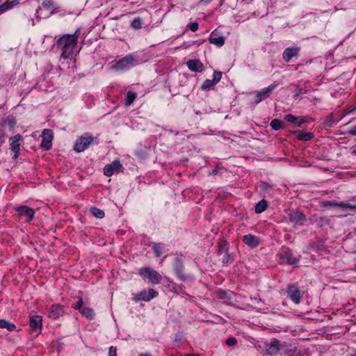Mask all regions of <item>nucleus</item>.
<instances>
[{"label":"nucleus","mask_w":356,"mask_h":356,"mask_svg":"<svg viewBox=\"0 0 356 356\" xmlns=\"http://www.w3.org/2000/svg\"><path fill=\"white\" fill-rule=\"evenodd\" d=\"M56 45L61 48V57L68 58L72 55L73 50L76 45V38L70 36L69 34L63 35L56 41Z\"/></svg>","instance_id":"1"},{"label":"nucleus","mask_w":356,"mask_h":356,"mask_svg":"<svg viewBox=\"0 0 356 356\" xmlns=\"http://www.w3.org/2000/svg\"><path fill=\"white\" fill-rule=\"evenodd\" d=\"M140 275L148 278L149 281L153 284H159L162 279L161 275L154 268H140Z\"/></svg>","instance_id":"2"},{"label":"nucleus","mask_w":356,"mask_h":356,"mask_svg":"<svg viewBox=\"0 0 356 356\" xmlns=\"http://www.w3.org/2000/svg\"><path fill=\"white\" fill-rule=\"evenodd\" d=\"M10 149L14 152L13 159H17L20 154L21 142H23V137L20 134L9 138Z\"/></svg>","instance_id":"3"},{"label":"nucleus","mask_w":356,"mask_h":356,"mask_svg":"<svg viewBox=\"0 0 356 356\" xmlns=\"http://www.w3.org/2000/svg\"><path fill=\"white\" fill-rule=\"evenodd\" d=\"M94 138L87 134L85 136H81L76 142L74 149L76 152H81L84 151L89 145L93 141Z\"/></svg>","instance_id":"4"},{"label":"nucleus","mask_w":356,"mask_h":356,"mask_svg":"<svg viewBox=\"0 0 356 356\" xmlns=\"http://www.w3.org/2000/svg\"><path fill=\"white\" fill-rule=\"evenodd\" d=\"M158 294L159 293L154 289H149L147 292L145 290H143L138 294H134L132 299L135 302H138L140 300L148 302L152 298L156 297Z\"/></svg>","instance_id":"5"},{"label":"nucleus","mask_w":356,"mask_h":356,"mask_svg":"<svg viewBox=\"0 0 356 356\" xmlns=\"http://www.w3.org/2000/svg\"><path fill=\"white\" fill-rule=\"evenodd\" d=\"M287 296L295 304H299L302 297V293L299 290L298 287L294 284L289 285L286 290Z\"/></svg>","instance_id":"6"},{"label":"nucleus","mask_w":356,"mask_h":356,"mask_svg":"<svg viewBox=\"0 0 356 356\" xmlns=\"http://www.w3.org/2000/svg\"><path fill=\"white\" fill-rule=\"evenodd\" d=\"M42 136L41 147L45 149H49L51 147L53 139V131L51 129H45L43 130Z\"/></svg>","instance_id":"7"},{"label":"nucleus","mask_w":356,"mask_h":356,"mask_svg":"<svg viewBox=\"0 0 356 356\" xmlns=\"http://www.w3.org/2000/svg\"><path fill=\"white\" fill-rule=\"evenodd\" d=\"M292 134H295L296 136V138L299 140L302 141H307L311 140L314 137V134L310 132H305L302 130H295V131H290L289 134H287V136H290Z\"/></svg>","instance_id":"8"},{"label":"nucleus","mask_w":356,"mask_h":356,"mask_svg":"<svg viewBox=\"0 0 356 356\" xmlns=\"http://www.w3.org/2000/svg\"><path fill=\"white\" fill-rule=\"evenodd\" d=\"M289 219L290 222H293L296 225H302L304 222L306 220L305 215L300 211H296L289 215Z\"/></svg>","instance_id":"9"},{"label":"nucleus","mask_w":356,"mask_h":356,"mask_svg":"<svg viewBox=\"0 0 356 356\" xmlns=\"http://www.w3.org/2000/svg\"><path fill=\"white\" fill-rule=\"evenodd\" d=\"M19 216H26L27 218L26 222H30L34 216V211L33 209L27 206H20L16 209Z\"/></svg>","instance_id":"10"},{"label":"nucleus","mask_w":356,"mask_h":356,"mask_svg":"<svg viewBox=\"0 0 356 356\" xmlns=\"http://www.w3.org/2000/svg\"><path fill=\"white\" fill-rule=\"evenodd\" d=\"M64 314V307L60 305H53L50 307L49 317L58 319Z\"/></svg>","instance_id":"11"},{"label":"nucleus","mask_w":356,"mask_h":356,"mask_svg":"<svg viewBox=\"0 0 356 356\" xmlns=\"http://www.w3.org/2000/svg\"><path fill=\"white\" fill-rule=\"evenodd\" d=\"M186 65L192 72H202L204 70V65L198 59H190L187 61Z\"/></svg>","instance_id":"12"},{"label":"nucleus","mask_w":356,"mask_h":356,"mask_svg":"<svg viewBox=\"0 0 356 356\" xmlns=\"http://www.w3.org/2000/svg\"><path fill=\"white\" fill-rule=\"evenodd\" d=\"M215 293L218 298L224 300V301L228 304L231 303L232 296L234 295V292L229 290L225 291L219 289L216 291Z\"/></svg>","instance_id":"13"},{"label":"nucleus","mask_w":356,"mask_h":356,"mask_svg":"<svg viewBox=\"0 0 356 356\" xmlns=\"http://www.w3.org/2000/svg\"><path fill=\"white\" fill-rule=\"evenodd\" d=\"M276 84H272L269 86L268 88L263 89L261 91H259L257 93V99L255 100V103L258 104L261 102L264 98L269 96V94L271 91L275 88Z\"/></svg>","instance_id":"14"},{"label":"nucleus","mask_w":356,"mask_h":356,"mask_svg":"<svg viewBox=\"0 0 356 356\" xmlns=\"http://www.w3.org/2000/svg\"><path fill=\"white\" fill-rule=\"evenodd\" d=\"M30 327L33 331L40 329L42 327V317L38 315H31Z\"/></svg>","instance_id":"15"},{"label":"nucleus","mask_w":356,"mask_h":356,"mask_svg":"<svg viewBox=\"0 0 356 356\" xmlns=\"http://www.w3.org/2000/svg\"><path fill=\"white\" fill-rule=\"evenodd\" d=\"M209 42L214 44L218 47H221L225 44L224 37L219 35L216 31H213L209 38Z\"/></svg>","instance_id":"16"},{"label":"nucleus","mask_w":356,"mask_h":356,"mask_svg":"<svg viewBox=\"0 0 356 356\" xmlns=\"http://www.w3.org/2000/svg\"><path fill=\"white\" fill-rule=\"evenodd\" d=\"M16 124V119L13 116H8L6 119L0 123V124L3 125V127L6 129L8 128V131H13L15 127Z\"/></svg>","instance_id":"17"},{"label":"nucleus","mask_w":356,"mask_h":356,"mask_svg":"<svg viewBox=\"0 0 356 356\" xmlns=\"http://www.w3.org/2000/svg\"><path fill=\"white\" fill-rule=\"evenodd\" d=\"M243 241L244 243L251 248H255L259 244L258 238L250 234L245 235L243 238Z\"/></svg>","instance_id":"18"},{"label":"nucleus","mask_w":356,"mask_h":356,"mask_svg":"<svg viewBox=\"0 0 356 356\" xmlns=\"http://www.w3.org/2000/svg\"><path fill=\"white\" fill-rule=\"evenodd\" d=\"M163 261H166V264H168L172 267H178L180 264V257L176 254H170L164 257Z\"/></svg>","instance_id":"19"},{"label":"nucleus","mask_w":356,"mask_h":356,"mask_svg":"<svg viewBox=\"0 0 356 356\" xmlns=\"http://www.w3.org/2000/svg\"><path fill=\"white\" fill-rule=\"evenodd\" d=\"M344 115L345 114L337 117L336 115L333 113H330L328 116L326 117V119L324 122V127L327 128L332 127L334 123L340 120Z\"/></svg>","instance_id":"20"},{"label":"nucleus","mask_w":356,"mask_h":356,"mask_svg":"<svg viewBox=\"0 0 356 356\" xmlns=\"http://www.w3.org/2000/svg\"><path fill=\"white\" fill-rule=\"evenodd\" d=\"M299 49L296 47L287 48L283 53L284 59L289 62L292 57L296 56L298 54Z\"/></svg>","instance_id":"21"},{"label":"nucleus","mask_w":356,"mask_h":356,"mask_svg":"<svg viewBox=\"0 0 356 356\" xmlns=\"http://www.w3.org/2000/svg\"><path fill=\"white\" fill-rule=\"evenodd\" d=\"M284 119L289 122L295 124L298 127H300L302 124L305 123L307 120L304 118H297L291 114L285 115Z\"/></svg>","instance_id":"22"},{"label":"nucleus","mask_w":356,"mask_h":356,"mask_svg":"<svg viewBox=\"0 0 356 356\" xmlns=\"http://www.w3.org/2000/svg\"><path fill=\"white\" fill-rule=\"evenodd\" d=\"M134 58L131 55H128L120 59L116 64L118 68H124L126 66L131 65L134 63Z\"/></svg>","instance_id":"23"},{"label":"nucleus","mask_w":356,"mask_h":356,"mask_svg":"<svg viewBox=\"0 0 356 356\" xmlns=\"http://www.w3.org/2000/svg\"><path fill=\"white\" fill-rule=\"evenodd\" d=\"M19 3V0H12V1H6L3 4L0 6V15L8 10V9L12 8L13 6L18 5Z\"/></svg>","instance_id":"24"},{"label":"nucleus","mask_w":356,"mask_h":356,"mask_svg":"<svg viewBox=\"0 0 356 356\" xmlns=\"http://www.w3.org/2000/svg\"><path fill=\"white\" fill-rule=\"evenodd\" d=\"M279 346H280L279 340H277L276 339H273V341L270 344L269 348H268L267 350L270 354H277L280 351Z\"/></svg>","instance_id":"25"},{"label":"nucleus","mask_w":356,"mask_h":356,"mask_svg":"<svg viewBox=\"0 0 356 356\" xmlns=\"http://www.w3.org/2000/svg\"><path fill=\"white\" fill-rule=\"evenodd\" d=\"M0 328H6L9 332H12L16 329L15 324L11 323L4 319H0Z\"/></svg>","instance_id":"26"},{"label":"nucleus","mask_w":356,"mask_h":356,"mask_svg":"<svg viewBox=\"0 0 356 356\" xmlns=\"http://www.w3.org/2000/svg\"><path fill=\"white\" fill-rule=\"evenodd\" d=\"M268 207V202L265 200L259 201L255 206V212L261 213L264 211Z\"/></svg>","instance_id":"27"},{"label":"nucleus","mask_w":356,"mask_h":356,"mask_svg":"<svg viewBox=\"0 0 356 356\" xmlns=\"http://www.w3.org/2000/svg\"><path fill=\"white\" fill-rule=\"evenodd\" d=\"M323 205L325 207L330 206V207H339L341 208H352V207L349 204L343 203V202L338 203V202H336L334 201H326V202H323Z\"/></svg>","instance_id":"28"},{"label":"nucleus","mask_w":356,"mask_h":356,"mask_svg":"<svg viewBox=\"0 0 356 356\" xmlns=\"http://www.w3.org/2000/svg\"><path fill=\"white\" fill-rule=\"evenodd\" d=\"M282 261L281 264H286L287 265H293L297 263L296 258L293 257L291 254H286L282 258Z\"/></svg>","instance_id":"29"},{"label":"nucleus","mask_w":356,"mask_h":356,"mask_svg":"<svg viewBox=\"0 0 356 356\" xmlns=\"http://www.w3.org/2000/svg\"><path fill=\"white\" fill-rule=\"evenodd\" d=\"M219 252L220 254H222V260L224 264H228L229 263V261L231 260L230 255L227 253V249H225V251H222V249L224 247L222 245L219 246Z\"/></svg>","instance_id":"30"},{"label":"nucleus","mask_w":356,"mask_h":356,"mask_svg":"<svg viewBox=\"0 0 356 356\" xmlns=\"http://www.w3.org/2000/svg\"><path fill=\"white\" fill-rule=\"evenodd\" d=\"M90 213L96 218H103L104 217V211L95 207H91L90 209Z\"/></svg>","instance_id":"31"},{"label":"nucleus","mask_w":356,"mask_h":356,"mask_svg":"<svg viewBox=\"0 0 356 356\" xmlns=\"http://www.w3.org/2000/svg\"><path fill=\"white\" fill-rule=\"evenodd\" d=\"M79 312L87 318L91 319L93 316V310L91 308L83 307Z\"/></svg>","instance_id":"32"},{"label":"nucleus","mask_w":356,"mask_h":356,"mask_svg":"<svg viewBox=\"0 0 356 356\" xmlns=\"http://www.w3.org/2000/svg\"><path fill=\"white\" fill-rule=\"evenodd\" d=\"M285 353L287 356H298L300 354V350L296 347L290 346L286 349Z\"/></svg>","instance_id":"33"},{"label":"nucleus","mask_w":356,"mask_h":356,"mask_svg":"<svg viewBox=\"0 0 356 356\" xmlns=\"http://www.w3.org/2000/svg\"><path fill=\"white\" fill-rule=\"evenodd\" d=\"M136 97V93L132 92L131 91H128L127 94V99H126L125 104L127 106L131 105L135 100Z\"/></svg>","instance_id":"34"},{"label":"nucleus","mask_w":356,"mask_h":356,"mask_svg":"<svg viewBox=\"0 0 356 356\" xmlns=\"http://www.w3.org/2000/svg\"><path fill=\"white\" fill-rule=\"evenodd\" d=\"M283 122L278 120L274 119L270 122V127L273 129L277 131L282 128Z\"/></svg>","instance_id":"35"},{"label":"nucleus","mask_w":356,"mask_h":356,"mask_svg":"<svg viewBox=\"0 0 356 356\" xmlns=\"http://www.w3.org/2000/svg\"><path fill=\"white\" fill-rule=\"evenodd\" d=\"M113 168L114 172H121L122 171V165H121L119 160L116 159L110 164Z\"/></svg>","instance_id":"36"},{"label":"nucleus","mask_w":356,"mask_h":356,"mask_svg":"<svg viewBox=\"0 0 356 356\" xmlns=\"http://www.w3.org/2000/svg\"><path fill=\"white\" fill-rule=\"evenodd\" d=\"M42 6L47 10H50L51 13L54 10V2L50 0L44 1L42 2Z\"/></svg>","instance_id":"37"},{"label":"nucleus","mask_w":356,"mask_h":356,"mask_svg":"<svg viewBox=\"0 0 356 356\" xmlns=\"http://www.w3.org/2000/svg\"><path fill=\"white\" fill-rule=\"evenodd\" d=\"M216 83L213 80L207 79L204 81V83L202 86V88L204 90H209L211 89Z\"/></svg>","instance_id":"38"},{"label":"nucleus","mask_w":356,"mask_h":356,"mask_svg":"<svg viewBox=\"0 0 356 356\" xmlns=\"http://www.w3.org/2000/svg\"><path fill=\"white\" fill-rule=\"evenodd\" d=\"M131 26L134 29H140L142 27L141 19L138 17L135 18L131 23Z\"/></svg>","instance_id":"39"},{"label":"nucleus","mask_w":356,"mask_h":356,"mask_svg":"<svg viewBox=\"0 0 356 356\" xmlns=\"http://www.w3.org/2000/svg\"><path fill=\"white\" fill-rule=\"evenodd\" d=\"M114 171L110 164L105 165L104 169V173L107 177H111L113 174Z\"/></svg>","instance_id":"40"},{"label":"nucleus","mask_w":356,"mask_h":356,"mask_svg":"<svg viewBox=\"0 0 356 356\" xmlns=\"http://www.w3.org/2000/svg\"><path fill=\"white\" fill-rule=\"evenodd\" d=\"M152 250L156 254V257H160L162 254V248L158 244H154L152 246Z\"/></svg>","instance_id":"41"},{"label":"nucleus","mask_w":356,"mask_h":356,"mask_svg":"<svg viewBox=\"0 0 356 356\" xmlns=\"http://www.w3.org/2000/svg\"><path fill=\"white\" fill-rule=\"evenodd\" d=\"M6 136V129L3 127V125L0 124V142L4 143V138Z\"/></svg>","instance_id":"42"},{"label":"nucleus","mask_w":356,"mask_h":356,"mask_svg":"<svg viewBox=\"0 0 356 356\" xmlns=\"http://www.w3.org/2000/svg\"><path fill=\"white\" fill-rule=\"evenodd\" d=\"M83 301L82 298H80L79 300L76 302V303L72 306V308H74L76 310H78L79 312L81 311V309L83 307Z\"/></svg>","instance_id":"43"},{"label":"nucleus","mask_w":356,"mask_h":356,"mask_svg":"<svg viewBox=\"0 0 356 356\" xmlns=\"http://www.w3.org/2000/svg\"><path fill=\"white\" fill-rule=\"evenodd\" d=\"M222 72L218 71H214L213 81L216 84L221 79Z\"/></svg>","instance_id":"44"},{"label":"nucleus","mask_w":356,"mask_h":356,"mask_svg":"<svg viewBox=\"0 0 356 356\" xmlns=\"http://www.w3.org/2000/svg\"><path fill=\"white\" fill-rule=\"evenodd\" d=\"M226 344L229 346H232L236 344L237 340L234 337H229L226 341Z\"/></svg>","instance_id":"45"},{"label":"nucleus","mask_w":356,"mask_h":356,"mask_svg":"<svg viewBox=\"0 0 356 356\" xmlns=\"http://www.w3.org/2000/svg\"><path fill=\"white\" fill-rule=\"evenodd\" d=\"M306 92V90L302 89V88H300L297 86L296 88V94L294 95V98L295 99H297L298 97H299L301 94L302 93H305Z\"/></svg>","instance_id":"46"},{"label":"nucleus","mask_w":356,"mask_h":356,"mask_svg":"<svg viewBox=\"0 0 356 356\" xmlns=\"http://www.w3.org/2000/svg\"><path fill=\"white\" fill-rule=\"evenodd\" d=\"M188 27L192 31L195 32L198 29L199 26L197 22H192L189 24Z\"/></svg>","instance_id":"47"},{"label":"nucleus","mask_w":356,"mask_h":356,"mask_svg":"<svg viewBox=\"0 0 356 356\" xmlns=\"http://www.w3.org/2000/svg\"><path fill=\"white\" fill-rule=\"evenodd\" d=\"M108 356H117V348L114 346L109 348Z\"/></svg>","instance_id":"48"},{"label":"nucleus","mask_w":356,"mask_h":356,"mask_svg":"<svg viewBox=\"0 0 356 356\" xmlns=\"http://www.w3.org/2000/svg\"><path fill=\"white\" fill-rule=\"evenodd\" d=\"M79 35H80V31H79V29H77L73 35H70V36H72L74 38H76V43L77 44Z\"/></svg>","instance_id":"49"},{"label":"nucleus","mask_w":356,"mask_h":356,"mask_svg":"<svg viewBox=\"0 0 356 356\" xmlns=\"http://www.w3.org/2000/svg\"><path fill=\"white\" fill-rule=\"evenodd\" d=\"M261 186L264 191H266L268 188L270 187V184L266 182H261Z\"/></svg>","instance_id":"50"},{"label":"nucleus","mask_w":356,"mask_h":356,"mask_svg":"<svg viewBox=\"0 0 356 356\" xmlns=\"http://www.w3.org/2000/svg\"><path fill=\"white\" fill-rule=\"evenodd\" d=\"M349 134L353 136H356V126L353 127L350 131Z\"/></svg>","instance_id":"51"},{"label":"nucleus","mask_w":356,"mask_h":356,"mask_svg":"<svg viewBox=\"0 0 356 356\" xmlns=\"http://www.w3.org/2000/svg\"><path fill=\"white\" fill-rule=\"evenodd\" d=\"M217 172H218V169L216 168L215 169H213V170H212L211 174H212V175H216V174H217Z\"/></svg>","instance_id":"52"},{"label":"nucleus","mask_w":356,"mask_h":356,"mask_svg":"<svg viewBox=\"0 0 356 356\" xmlns=\"http://www.w3.org/2000/svg\"><path fill=\"white\" fill-rule=\"evenodd\" d=\"M185 356H200L199 354H186Z\"/></svg>","instance_id":"53"},{"label":"nucleus","mask_w":356,"mask_h":356,"mask_svg":"<svg viewBox=\"0 0 356 356\" xmlns=\"http://www.w3.org/2000/svg\"><path fill=\"white\" fill-rule=\"evenodd\" d=\"M139 356H151L149 354H140Z\"/></svg>","instance_id":"54"},{"label":"nucleus","mask_w":356,"mask_h":356,"mask_svg":"<svg viewBox=\"0 0 356 356\" xmlns=\"http://www.w3.org/2000/svg\"><path fill=\"white\" fill-rule=\"evenodd\" d=\"M350 356H356V350L354 354H351Z\"/></svg>","instance_id":"55"},{"label":"nucleus","mask_w":356,"mask_h":356,"mask_svg":"<svg viewBox=\"0 0 356 356\" xmlns=\"http://www.w3.org/2000/svg\"><path fill=\"white\" fill-rule=\"evenodd\" d=\"M353 153L354 154H356V151H355H355H353Z\"/></svg>","instance_id":"56"}]
</instances>
